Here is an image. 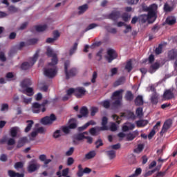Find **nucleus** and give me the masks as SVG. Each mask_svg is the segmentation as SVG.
I'll return each instance as SVG.
<instances>
[{
    "label": "nucleus",
    "instance_id": "nucleus-1",
    "mask_svg": "<svg viewBox=\"0 0 177 177\" xmlns=\"http://www.w3.org/2000/svg\"><path fill=\"white\" fill-rule=\"evenodd\" d=\"M44 75L48 78H53V77H56V74H57L56 64H54L53 62L49 63L48 66L44 68Z\"/></svg>",
    "mask_w": 177,
    "mask_h": 177
},
{
    "label": "nucleus",
    "instance_id": "nucleus-34",
    "mask_svg": "<svg viewBox=\"0 0 177 177\" xmlns=\"http://www.w3.org/2000/svg\"><path fill=\"white\" fill-rule=\"evenodd\" d=\"M163 9H164L165 12H172V10H174V9H175V6H169V4L165 3L164 5Z\"/></svg>",
    "mask_w": 177,
    "mask_h": 177
},
{
    "label": "nucleus",
    "instance_id": "nucleus-40",
    "mask_svg": "<svg viewBox=\"0 0 177 177\" xmlns=\"http://www.w3.org/2000/svg\"><path fill=\"white\" fill-rule=\"evenodd\" d=\"M151 101L153 104H157L158 103V94L154 93L151 97Z\"/></svg>",
    "mask_w": 177,
    "mask_h": 177
},
{
    "label": "nucleus",
    "instance_id": "nucleus-60",
    "mask_svg": "<svg viewBox=\"0 0 177 177\" xmlns=\"http://www.w3.org/2000/svg\"><path fill=\"white\" fill-rule=\"evenodd\" d=\"M74 164V158L69 157L67 160V165L71 166Z\"/></svg>",
    "mask_w": 177,
    "mask_h": 177
},
{
    "label": "nucleus",
    "instance_id": "nucleus-56",
    "mask_svg": "<svg viewBox=\"0 0 177 177\" xmlns=\"http://www.w3.org/2000/svg\"><path fill=\"white\" fill-rule=\"evenodd\" d=\"M161 127V122H157L156 125L153 126L152 130L155 131H158L160 129V127Z\"/></svg>",
    "mask_w": 177,
    "mask_h": 177
},
{
    "label": "nucleus",
    "instance_id": "nucleus-58",
    "mask_svg": "<svg viewBox=\"0 0 177 177\" xmlns=\"http://www.w3.org/2000/svg\"><path fill=\"white\" fill-rule=\"evenodd\" d=\"M121 147V145L120 144H116L114 145H111L109 147V149H113V150H118Z\"/></svg>",
    "mask_w": 177,
    "mask_h": 177
},
{
    "label": "nucleus",
    "instance_id": "nucleus-31",
    "mask_svg": "<svg viewBox=\"0 0 177 177\" xmlns=\"http://www.w3.org/2000/svg\"><path fill=\"white\" fill-rule=\"evenodd\" d=\"M135 104L136 106H142V104H143V97L142 95H138L136 98Z\"/></svg>",
    "mask_w": 177,
    "mask_h": 177
},
{
    "label": "nucleus",
    "instance_id": "nucleus-26",
    "mask_svg": "<svg viewBox=\"0 0 177 177\" xmlns=\"http://www.w3.org/2000/svg\"><path fill=\"white\" fill-rule=\"evenodd\" d=\"M121 117H124L125 118H135V114L133 112L127 111L121 115Z\"/></svg>",
    "mask_w": 177,
    "mask_h": 177
},
{
    "label": "nucleus",
    "instance_id": "nucleus-9",
    "mask_svg": "<svg viewBox=\"0 0 177 177\" xmlns=\"http://www.w3.org/2000/svg\"><path fill=\"white\" fill-rule=\"evenodd\" d=\"M46 55L48 56V57H53L51 59V63H53V64H57V56L56 55V53L53 52V50L50 47H47V51Z\"/></svg>",
    "mask_w": 177,
    "mask_h": 177
},
{
    "label": "nucleus",
    "instance_id": "nucleus-49",
    "mask_svg": "<svg viewBox=\"0 0 177 177\" xmlns=\"http://www.w3.org/2000/svg\"><path fill=\"white\" fill-rule=\"evenodd\" d=\"M102 107L104 109H109L110 107V101L109 100H104L101 102Z\"/></svg>",
    "mask_w": 177,
    "mask_h": 177
},
{
    "label": "nucleus",
    "instance_id": "nucleus-30",
    "mask_svg": "<svg viewBox=\"0 0 177 177\" xmlns=\"http://www.w3.org/2000/svg\"><path fill=\"white\" fill-rule=\"evenodd\" d=\"M138 135V131H134L133 133H129L126 136L127 140H133L134 138H136V136Z\"/></svg>",
    "mask_w": 177,
    "mask_h": 177
},
{
    "label": "nucleus",
    "instance_id": "nucleus-63",
    "mask_svg": "<svg viewBox=\"0 0 177 177\" xmlns=\"http://www.w3.org/2000/svg\"><path fill=\"white\" fill-rule=\"evenodd\" d=\"M154 135H156V131L154 130H151L149 133V134L148 135V139H152L153 138V136H154Z\"/></svg>",
    "mask_w": 177,
    "mask_h": 177
},
{
    "label": "nucleus",
    "instance_id": "nucleus-48",
    "mask_svg": "<svg viewBox=\"0 0 177 177\" xmlns=\"http://www.w3.org/2000/svg\"><path fill=\"white\" fill-rule=\"evenodd\" d=\"M124 81H125V78L124 77L119 79L114 83V86H118L120 85H122V84H124Z\"/></svg>",
    "mask_w": 177,
    "mask_h": 177
},
{
    "label": "nucleus",
    "instance_id": "nucleus-22",
    "mask_svg": "<svg viewBox=\"0 0 177 177\" xmlns=\"http://www.w3.org/2000/svg\"><path fill=\"white\" fill-rule=\"evenodd\" d=\"M88 115V108L83 106L80 109V115H78V118H82V117H86Z\"/></svg>",
    "mask_w": 177,
    "mask_h": 177
},
{
    "label": "nucleus",
    "instance_id": "nucleus-7",
    "mask_svg": "<svg viewBox=\"0 0 177 177\" xmlns=\"http://www.w3.org/2000/svg\"><path fill=\"white\" fill-rule=\"evenodd\" d=\"M32 113L38 114V113H40L41 111H42V113H45L46 109L45 108V106L39 104L37 102H35L32 105Z\"/></svg>",
    "mask_w": 177,
    "mask_h": 177
},
{
    "label": "nucleus",
    "instance_id": "nucleus-13",
    "mask_svg": "<svg viewBox=\"0 0 177 177\" xmlns=\"http://www.w3.org/2000/svg\"><path fill=\"white\" fill-rule=\"evenodd\" d=\"M163 97L165 100H169V99H172L174 97V89L170 88L169 90H166L163 94Z\"/></svg>",
    "mask_w": 177,
    "mask_h": 177
},
{
    "label": "nucleus",
    "instance_id": "nucleus-16",
    "mask_svg": "<svg viewBox=\"0 0 177 177\" xmlns=\"http://www.w3.org/2000/svg\"><path fill=\"white\" fill-rule=\"evenodd\" d=\"M88 8L89 6H88V4H84L79 6L77 8L78 15H84V13H85L88 10Z\"/></svg>",
    "mask_w": 177,
    "mask_h": 177
},
{
    "label": "nucleus",
    "instance_id": "nucleus-52",
    "mask_svg": "<svg viewBox=\"0 0 177 177\" xmlns=\"http://www.w3.org/2000/svg\"><path fill=\"white\" fill-rule=\"evenodd\" d=\"M136 115L138 117L141 118L143 115V109L138 108L136 110Z\"/></svg>",
    "mask_w": 177,
    "mask_h": 177
},
{
    "label": "nucleus",
    "instance_id": "nucleus-25",
    "mask_svg": "<svg viewBox=\"0 0 177 177\" xmlns=\"http://www.w3.org/2000/svg\"><path fill=\"white\" fill-rule=\"evenodd\" d=\"M149 124L147 120H141L136 122V125L138 128H143V127H146Z\"/></svg>",
    "mask_w": 177,
    "mask_h": 177
},
{
    "label": "nucleus",
    "instance_id": "nucleus-41",
    "mask_svg": "<svg viewBox=\"0 0 177 177\" xmlns=\"http://www.w3.org/2000/svg\"><path fill=\"white\" fill-rule=\"evenodd\" d=\"M85 134H86V135H88V133L84 132V133H79V134H77V135L75 136V140H82L85 139V138H86Z\"/></svg>",
    "mask_w": 177,
    "mask_h": 177
},
{
    "label": "nucleus",
    "instance_id": "nucleus-42",
    "mask_svg": "<svg viewBox=\"0 0 177 177\" xmlns=\"http://www.w3.org/2000/svg\"><path fill=\"white\" fill-rule=\"evenodd\" d=\"M27 127L25 129V132H30V131L31 130V128H32V125L34 124V121L32 120H28L27 122Z\"/></svg>",
    "mask_w": 177,
    "mask_h": 177
},
{
    "label": "nucleus",
    "instance_id": "nucleus-59",
    "mask_svg": "<svg viewBox=\"0 0 177 177\" xmlns=\"http://www.w3.org/2000/svg\"><path fill=\"white\" fill-rule=\"evenodd\" d=\"M39 89L40 91H43V92H46V91H48V86L45 84H40Z\"/></svg>",
    "mask_w": 177,
    "mask_h": 177
},
{
    "label": "nucleus",
    "instance_id": "nucleus-19",
    "mask_svg": "<svg viewBox=\"0 0 177 177\" xmlns=\"http://www.w3.org/2000/svg\"><path fill=\"white\" fill-rule=\"evenodd\" d=\"M107 118L106 117H103L102 120V127L98 128L99 131H107L109 129V127H107Z\"/></svg>",
    "mask_w": 177,
    "mask_h": 177
},
{
    "label": "nucleus",
    "instance_id": "nucleus-10",
    "mask_svg": "<svg viewBox=\"0 0 177 177\" xmlns=\"http://www.w3.org/2000/svg\"><path fill=\"white\" fill-rule=\"evenodd\" d=\"M86 95V90L84 87H77L75 88V96L77 99H81L84 97V96Z\"/></svg>",
    "mask_w": 177,
    "mask_h": 177
},
{
    "label": "nucleus",
    "instance_id": "nucleus-24",
    "mask_svg": "<svg viewBox=\"0 0 177 177\" xmlns=\"http://www.w3.org/2000/svg\"><path fill=\"white\" fill-rule=\"evenodd\" d=\"M19 132H20V129L17 127H12L10 129V133H11V136L12 138H16V136H17V133H19Z\"/></svg>",
    "mask_w": 177,
    "mask_h": 177
},
{
    "label": "nucleus",
    "instance_id": "nucleus-23",
    "mask_svg": "<svg viewBox=\"0 0 177 177\" xmlns=\"http://www.w3.org/2000/svg\"><path fill=\"white\" fill-rule=\"evenodd\" d=\"M89 125H96V122L93 120H90L87 123H86L83 127H79L78 131H84V129H86Z\"/></svg>",
    "mask_w": 177,
    "mask_h": 177
},
{
    "label": "nucleus",
    "instance_id": "nucleus-64",
    "mask_svg": "<svg viewBox=\"0 0 177 177\" xmlns=\"http://www.w3.org/2000/svg\"><path fill=\"white\" fill-rule=\"evenodd\" d=\"M15 169H19V168H23V162H17L15 165Z\"/></svg>",
    "mask_w": 177,
    "mask_h": 177
},
{
    "label": "nucleus",
    "instance_id": "nucleus-39",
    "mask_svg": "<svg viewBox=\"0 0 177 177\" xmlns=\"http://www.w3.org/2000/svg\"><path fill=\"white\" fill-rule=\"evenodd\" d=\"M21 99H22L23 103H24L25 104H30V103L32 102V97H27L24 95H21Z\"/></svg>",
    "mask_w": 177,
    "mask_h": 177
},
{
    "label": "nucleus",
    "instance_id": "nucleus-50",
    "mask_svg": "<svg viewBox=\"0 0 177 177\" xmlns=\"http://www.w3.org/2000/svg\"><path fill=\"white\" fill-rule=\"evenodd\" d=\"M60 130L62 133L64 132V133H68V132H70V127L68 126H63L60 128Z\"/></svg>",
    "mask_w": 177,
    "mask_h": 177
},
{
    "label": "nucleus",
    "instance_id": "nucleus-54",
    "mask_svg": "<svg viewBox=\"0 0 177 177\" xmlns=\"http://www.w3.org/2000/svg\"><path fill=\"white\" fill-rule=\"evenodd\" d=\"M96 78H97V73L93 72L92 78H91V82L93 84H95L96 82Z\"/></svg>",
    "mask_w": 177,
    "mask_h": 177
},
{
    "label": "nucleus",
    "instance_id": "nucleus-53",
    "mask_svg": "<svg viewBox=\"0 0 177 177\" xmlns=\"http://www.w3.org/2000/svg\"><path fill=\"white\" fill-rule=\"evenodd\" d=\"M143 150V145H139L138 147L134 149L135 153H141V151Z\"/></svg>",
    "mask_w": 177,
    "mask_h": 177
},
{
    "label": "nucleus",
    "instance_id": "nucleus-51",
    "mask_svg": "<svg viewBox=\"0 0 177 177\" xmlns=\"http://www.w3.org/2000/svg\"><path fill=\"white\" fill-rule=\"evenodd\" d=\"M125 69L127 70V71L129 73L132 70V62L131 61H129L125 66Z\"/></svg>",
    "mask_w": 177,
    "mask_h": 177
},
{
    "label": "nucleus",
    "instance_id": "nucleus-45",
    "mask_svg": "<svg viewBox=\"0 0 177 177\" xmlns=\"http://www.w3.org/2000/svg\"><path fill=\"white\" fill-rule=\"evenodd\" d=\"M97 111H99V108L96 106H92L91 108V115L92 117L95 116L96 115V113H97Z\"/></svg>",
    "mask_w": 177,
    "mask_h": 177
},
{
    "label": "nucleus",
    "instance_id": "nucleus-43",
    "mask_svg": "<svg viewBox=\"0 0 177 177\" xmlns=\"http://www.w3.org/2000/svg\"><path fill=\"white\" fill-rule=\"evenodd\" d=\"M110 19H112V20H117V19H118V17H120V12L118 11H115L112 12L110 16H109Z\"/></svg>",
    "mask_w": 177,
    "mask_h": 177
},
{
    "label": "nucleus",
    "instance_id": "nucleus-35",
    "mask_svg": "<svg viewBox=\"0 0 177 177\" xmlns=\"http://www.w3.org/2000/svg\"><path fill=\"white\" fill-rule=\"evenodd\" d=\"M8 175L10 177H24V174L16 173L12 170L8 171Z\"/></svg>",
    "mask_w": 177,
    "mask_h": 177
},
{
    "label": "nucleus",
    "instance_id": "nucleus-46",
    "mask_svg": "<svg viewBox=\"0 0 177 177\" xmlns=\"http://www.w3.org/2000/svg\"><path fill=\"white\" fill-rule=\"evenodd\" d=\"M125 99L127 100H133V94L131 91H127L125 95Z\"/></svg>",
    "mask_w": 177,
    "mask_h": 177
},
{
    "label": "nucleus",
    "instance_id": "nucleus-38",
    "mask_svg": "<svg viewBox=\"0 0 177 177\" xmlns=\"http://www.w3.org/2000/svg\"><path fill=\"white\" fill-rule=\"evenodd\" d=\"M78 48V43H75L73 46L69 50L70 56H73L74 53L77 51V48Z\"/></svg>",
    "mask_w": 177,
    "mask_h": 177
},
{
    "label": "nucleus",
    "instance_id": "nucleus-47",
    "mask_svg": "<svg viewBox=\"0 0 177 177\" xmlns=\"http://www.w3.org/2000/svg\"><path fill=\"white\" fill-rule=\"evenodd\" d=\"M96 27H99V25H97V24H91L86 27V28L85 29V31H89V30H93V28H96Z\"/></svg>",
    "mask_w": 177,
    "mask_h": 177
},
{
    "label": "nucleus",
    "instance_id": "nucleus-11",
    "mask_svg": "<svg viewBox=\"0 0 177 177\" xmlns=\"http://www.w3.org/2000/svg\"><path fill=\"white\" fill-rule=\"evenodd\" d=\"M171 127H172V120L171 119H169L165 122L162 126V130L160 133L161 136H162V135H164L168 131V129L171 128Z\"/></svg>",
    "mask_w": 177,
    "mask_h": 177
},
{
    "label": "nucleus",
    "instance_id": "nucleus-14",
    "mask_svg": "<svg viewBox=\"0 0 177 177\" xmlns=\"http://www.w3.org/2000/svg\"><path fill=\"white\" fill-rule=\"evenodd\" d=\"M22 93L26 95L27 96H34V88L32 87L26 86L23 88Z\"/></svg>",
    "mask_w": 177,
    "mask_h": 177
},
{
    "label": "nucleus",
    "instance_id": "nucleus-18",
    "mask_svg": "<svg viewBox=\"0 0 177 177\" xmlns=\"http://www.w3.org/2000/svg\"><path fill=\"white\" fill-rule=\"evenodd\" d=\"M73 94L75 95V88H69L66 91V95L63 97V100H68Z\"/></svg>",
    "mask_w": 177,
    "mask_h": 177
},
{
    "label": "nucleus",
    "instance_id": "nucleus-15",
    "mask_svg": "<svg viewBox=\"0 0 177 177\" xmlns=\"http://www.w3.org/2000/svg\"><path fill=\"white\" fill-rule=\"evenodd\" d=\"M135 129V124L133 123L127 122L122 127L123 132H127V131L132 130Z\"/></svg>",
    "mask_w": 177,
    "mask_h": 177
},
{
    "label": "nucleus",
    "instance_id": "nucleus-57",
    "mask_svg": "<svg viewBox=\"0 0 177 177\" xmlns=\"http://www.w3.org/2000/svg\"><path fill=\"white\" fill-rule=\"evenodd\" d=\"M161 52H162V46L159 45V46L155 50V53H156V55H160Z\"/></svg>",
    "mask_w": 177,
    "mask_h": 177
},
{
    "label": "nucleus",
    "instance_id": "nucleus-37",
    "mask_svg": "<svg viewBox=\"0 0 177 177\" xmlns=\"http://www.w3.org/2000/svg\"><path fill=\"white\" fill-rule=\"evenodd\" d=\"M29 85H31V80L30 79H26L21 83V88H27Z\"/></svg>",
    "mask_w": 177,
    "mask_h": 177
},
{
    "label": "nucleus",
    "instance_id": "nucleus-21",
    "mask_svg": "<svg viewBox=\"0 0 177 177\" xmlns=\"http://www.w3.org/2000/svg\"><path fill=\"white\" fill-rule=\"evenodd\" d=\"M28 142L27 137H23L19 140L17 147L20 149V147H23Z\"/></svg>",
    "mask_w": 177,
    "mask_h": 177
},
{
    "label": "nucleus",
    "instance_id": "nucleus-17",
    "mask_svg": "<svg viewBox=\"0 0 177 177\" xmlns=\"http://www.w3.org/2000/svg\"><path fill=\"white\" fill-rule=\"evenodd\" d=\"M158 68H160V64L156 62L150 66L149 73L153 74V73H156Z\"/></svg>",
    "mask_w": 177,
    "mask_h": 177
},
{
    "label": "nucleus",
    "instance_id": "nucleus-6",
    "mask_svg": "<svg viewBox=\"0 0 177 177\" xmlns=\"http://www.w3.org/2000/svg\"><path fill=\"white\" fill-rule=\"evenodd\" d=\"M56 120H57L56 115H55V114H51L49 116H46L40 120V122L43 125H52V124H53V122H55Z\"/></svg>",
    "mask_w": 177,
    "mask_h": 177
},
{
    "label": "nucleus",
    "instance_id": "nucleus-12",
    "mask_svg": "<svg viewBox=\"0 0 177 177\" xmlns=\"http://www.w3.org/2000/svg\"><path fill=\"white\" fill-rule=\"evenodd\" d=\"M107 55L106 59L108 60L109 63H111L114 59H117V53H115V50L113 49L108 50Z\"/></svg>",
    "mask_w": 177,
    "mask_h": 177
},
{
    "label": "nucleus",
    "instance_id": "nucleus-3",
    "mask_svg": "<svg viewBox=\"0 0 177 177\" xmlns=\"http://www.w3.org/2000/svg\"><path fill=\"white\" fill-rule=\"evenodd\" d=\"M122 92H124V90L120 89L113 93L111 100H115L113 102L114 106H120L121 104V101L122 100Z\"/></svg>",
    "mask_w": 177,
    "mask_h": 177
},
{
    "label": "nucleus",
    "instance_id": "nucleus-33",
    "mask_svg": "<svg viewBox=\"0 0 177 177\" xmlns=\"http://www.w3.org/2000/svg\"><path fill=\"white\" fill-rule=\"evenodd\" d=\"M166 22L169 26H172V24H175V23H176V18H175V17H169L167 18Z\"/></svg>",
    "mask_w": 177,
    "mask_h": 177
},
{
    "label": "nucleus",
    "instance_id": "nucleus-36",
    "mask_svg": "<svg viewBox=\"0 0 177 177\" xmlns=\"http://www.w3.org/2000/svg\"><path fill=\"white\" fill-rule=\"evenodd\" d=\"M61 136H63V133L60 129L56 130L53 134V138H54V139H59Z\"/></svg>",
    "mask_w": 177,
    "mask_h": 177
},
{
    "label": "nucleus",
    "instance_id": "nucleus-5",
    "mask_svg": "<svg viewBox=\"0 0 177 177\" xmlns=\"http://www.w3.org/2000/svg\"><path fill=\"white\" fill-rule=\"evenodd\" d=\"M68 66H70V61H66L64 64V70L67 79L71 78V77H74V75H77V73H78V71H77V68H75L71 69L68 72V71H67Z\"/></svg>",
    "mask_w": 177,
    "mask_h": 177
},
{
    "label": "nucleus",
    "instance_id": "nucleus-28",
    "mask_svg": "<svg viewBox=\"0 0 177 177\" xmlns=\"http://www.w3.org/2000/svg\"><path fill=\"white\" fill-rule=\"evenodd\" d=\"M46 28H48V26L46 24L35 26V30L37 32H42V31H45Z\"/></svg>",
    "mask_w": 177,
    "mask_h": 177
},
{
    "label": "nucleus",
    "instance_id": "nucleus-8",
    "mask_svg": "<svg viewBox=\"0 0 177 177\" xmlns=\"http://www.w3.org/2000/svg\"><path fill=\"white\" fill-rule=\"evenodd\" d=\"M39 164L37 162L36 160H32L28 166V171L30 173L35 172L37 169H39Z\"/></svg>",
    "mask_w": 177,
    "mask_h": 177
},
{
    "label": "nucleus",
    "instance_id": "nucleus-61",
    "mask_svg": "<svg viewBox=\"0 0 177 177\" xmlns=\"http://www.w3.org/2000/svg\"><path fill=\"white\" fill-rule=\"evenodd\" d=\"M117 129V124L115 123H111L110 130L114 132Z\"/></svg>",
    "mask_w": 177,
    "mask_h": 177
},
{
    "label": "nucleus",
    "instance_id": "nucleus-44",
    "mask_svg": "<svg viewBox=\"0 0 177 177\" xmlns=\"http://www.w3.org/2000/svg\"><path fill=\"white\" fill-rule=\"evenodd\" d=\"M158 6L157 4H152L148 8H147V10L149 12H153V13L156 14V10H157V8H158Z\"/></svg>",
    "mask_w": 177,
    "mask_h": 177
},
{
    "label": "nucleus",
    "instance_id": "nucleus-20",
    "mask_svg": "<svg viewBox=\"0 0 177 177\" xmlns=\"http://www.w3.org/2000/svg\"><path fill=\"white\" fill-rule=\"evenodd\" d=\"M95 157H96V151H91L85 154L84 160H92V158H95Z\"/></svg>",
    "mask_w": 177,
    "mask_h": 177
},
{
    "label": "nucleus",
    "instance_id": "nucleus-4",
    "mask_svg": "<svg viewBox=\"0 0 177 177\" xmlns=\"http://www.w3.org/2000/svg\"><path fill=\"white\" fill-rule=\"evenodd\" d=\"M37 60H38V53H36L33 57L30 58L29 59L28 62H24L22 64L21 68L22 70H28V68H30V67H32V66H34V64H35V62H37Z\"/></svg>",
    "mask_w": 177,
    "mask_h": 177
},
{
    "label": "nucleus",
    "instance_id": "nucleus-55",
    "mask_svg": "<svg viewBox=\"0 0 177 177\" xmlns=\"http://www.w3.org/2000/svg\"><path fill=\"white\" fill-rule=\"evenodd\" d=\"M98 128H100V127H96V128H92L90 129V133L91 135H93V136H95V135H96V131H100L99 130Z\"/></svg>",
    "mask_w": 177,
    "mask_h": 177
},
{
    "label": "nucleus",
    "instance_id": "nucleus-29",
    "mask_svg": "<svg viewBox=\"0 0 177 177\" xmlns=\"http://www.w3.org/2000/svg\"><path fill=\"white\" fill-rule=\"evenodd\" d=\"M106 153L109 160H114V158H115V151L109 150V151H106Z\"/></svg>",
    "mask_w": 177,
    "mask_h": 177
},
{
    "label": "nucleus",
    "instance_id": "nucleus-2",
    "mask_svg": "<svg viewBox=\"0 0 177 177\" xmlns=\"http://www.w3.org/2000/svg\"><path fill=\"white\" fill-rule=\"evenodd\" d=\"M139 20L142 23H154L156 21V14L153 12H149L148 15H142L139 17Z\"/></svg>",
    "mask_w": 177,
    "mask_h": 177
},
{
    "label": "nucleus",
    "instance_id": "nucleus-62",
    "mask_svg": "<svg viewBox=\"0 0 177 177\" xmlns=\"http://www.w3.org/2000/svg\"><path fill=\"white\" fill-rule=\"evenodd\" d=\"M74 153V147H71L66 152V156H71Z\"/></svg>",
    "mask_w": 177,
    "mask_h": 177
},
{
    "label": "nucleus",
    "instance_id": "nucleus-32",
    "mask_svg": "<svg viewBox=\"0 0 177 177\" xmlns=\"http://www.w3.org/2000/svg\"><path fill=\"white\" fill-rule=\"evenodd\" d=\"M77 120L75 119H71L69 120V125L68 127L70 129H75V128H77Z\"/></svg>",
    "mask_w": 177,
    "mask_h": 177
},
{
    "label": "nucleus",
    "instance_id": "nucleus-27",
    "mask_svg": "<svg viewBox=\"0 0 177 177\" xmlns=\"http://www.w3.org/2000/svg\"><path fill=\"white\" fill-rule=\"evenodd\" d=\"M168 57L170 60H174L177 57V51L171 50L168 53Z\"/></svg>",
    "mask_w": 177,
    "mask_h": 177
}]
</instances>
